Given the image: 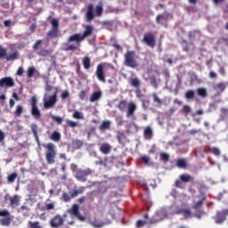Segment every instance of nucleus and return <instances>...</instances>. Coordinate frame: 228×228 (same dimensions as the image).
Masks as SVG:
<instances>
[{"label":"nucleus","instance_id":"nucleus-10","mask_svg":"<svg viewBox=\"0 0 228 228\" xmlns=\"http://www.w3.org/2000/svg\"><path fill=\"white\" fill-rule=\"evenodd\" d=\"M0 224L4 227H9V225L13 222V216L10 213V211L4 209H0Z\"/></svg>","mask_w":228,"mask_h":228},{"label":"nucleus","instance_id":"nucleus-41","mask_svg":"<svg viewBox=\"0 0 228 228\" xmlns=\"http://www.w3.org/2000/svg\"><path fill=\"white\" fill-rule=\"evenodd\" d=\"M176 167H178V168H186V160L183 159H179L176 161Z\"/></svg>","mask_w":228,"mask_h":228},{"label":"nucleus","instance_id":"nucleus-13","mask_svg":"<svg viewBox=\"0 0 228 228\" xmlns=\"http://www.w3.org/2000/svg\"><path fill=\"white\" fill-rule=\"evenodd\" d=\"M143 218L144 220H138L136 222L137 228L144 227L145 225H147V224H158V222H159V220L155 219L154 217L149 218V215L147 214L144 215Z\"/></svg>","mask_w":228,"mask_h":228},{"label":"nucleus","instance_id":"nucleus-16","mask_svg":"<svg viewBox=\"0 0 228 228\" xmlns=\"http://www.w3.org/2000/svg\"><path fill=\"white\" fill-rule=\"evenodd\" d=\"M12 88V86H15V82H13V78L10 77H5L0 79V87L1 88Z\"/></svg>","mask_w":228,"mask_h":228},{"label":"nucleus","instance_id":"nucleus-12","mask_svg":"<svg viewBox=\"0 0 228 228\" xmlns=\"http://www.w3.org/2000/svg\"><path fill=\"white\" fill-rule=\"evenodd\" d=\"M142 43L146 44L148 47H151V49H154V47H156V37L154 36V33L148 32L144 34Z\"/></svg>","mask_w":228,"mask_h":228},{"label":"nucleus","instance_id":"nucleus-49","mask_svg":"<svg viewBox=\"0 0 228 228\" xmlns=\"http://www.w3.org/2000/svg\"><path fill=\"white\" fill-rule=\"evenodd\" d=\"M200 33L199 30H192L188 33V37L190 39L195 38L197 37V34Z\"/></svg>","mask_w":228,"mask_h":228},{"label":"nucleus","instance_id":"nucleus-27","mask_svg":"<svg viewBox=\"0 0 228 228\" xmlns=\"http://www.w3.org/2000/svg\"><path fill=\"white\" fill-rule=\"evenodd\" d=\"M50 140H52L53 142H60V140H61V134H60V132L58 131H54L50 135Z\"/></svg>","mask_w":228,"mask_h":228},{"label":"nucleus","instance_id":"nucleus-56","mask_svg":"<svg viewBox=\"0 0 228 228\" xmlns=\"http://www.w3.org/2000/svg\"><path fill=\"white\" fill-rule=\"evenodd\" d=\"M67 126H69V127H77V123H76L75 121L72 120H67L66 121Z\"/></svg>","mask_w":228,"mask_h":228},{"label":"nucleus","instance_id":"nucleus-54","mask_svg":"<svg viewBox=\"0 0 228 228\" xmlns=\"http://www.w3.org/2000/svg\"><path fill=\"white\" fill-rule=\"evenodd\" d=\"M37 54L39 56H47V54H49V50H46V49H41Z\"/></svg>","mask_w":228,"mask_h":228},{"label":"nucleus","instance_id":"nucleus-33","mask_svg":"<svg viewBox=\"0 0 228 228\" xmlns=\"http://www.w3.org/2000/svg\"><path fill=\"white\" fill-rule=\"evenodd\" d=\"M111 126V122L110 121H102V124L99 126L100 131H104L106 129H110V126Z\"/></svg>","mask_w":228,"mask_h":228},{"label":"nucleus","instance_id":"nucleus-50","mask_svg":"<svg viewBox=\"0 0 228 228\" xmlns=\"http://www.w3.org/2000/svg\"><path fill=\"white\" fill-rule=\"evenodd\" d=\"M61 197H62V200L64 202H70V199H72V197L70 195H69V193H67V192L62 193Z\"/></svg>","mask_w":228,"mask_h":228},{"label":"nucleus","instance_id":"nucleus-32","mask_svg":"<svg viewBox=\"0 0 228 228\" xmlns=\"http://www.w3.org/2000/svg\"><path fill=\"white\" fill-rule=\"evenodd\" d=\"M181 113H183L185 117H188V115L191 113V107H190V105H183L181 110Z\"/></svg>","mask_w":228,"mask_h":228},{"label":"nucleus","instance_id":"nucleus-40","mask_svg":"<svg viewBox=\"0 0 228 228\" xmlns=\"http://www.w3.org/2000/svg\"><path fill=\"white\" fill-rule=\"evenodd\" d=\"M131 86H134V88H139V86L142 85L140 82V79L138 78H132L130 81Z\"/></svg>","mask_w":228,"mask_h":228},{"label":"nucleus","instance_id":"nucleus-34","mask_svg":"<svg viewBox=\"0 0 228 228\" xmlns=\"http://www.w3.org/2000/svg\"><path fill=\"white\" fill-rule=\"evenodd\" d=\"M10 202H11V206L12 208L15 206H19V202H20L19 196H17V195L12 196L10 198Z\"/></svg>","mask_w":228,"mask_h":228},{"label":"nucleus","instance_id":"nucleus-17","mask_svg":"<svg viewBox=\"0 0 228 228\" xmlns=\"http://www.w3.org/2000/svg\"><path fill=\"white\" fill-rule=\"evenodd\" d=\"M89 224H90V225H92V227L102 228V227H104V225H110V224H111V221L107 220L105 222H102L99 219H94V220L89 221Z\"/></svg>","mask_w":228,"mask_h":228},{"label":"nucleus","instance_id":"nucleus-55","mask_svg":"<svg viewBox=\"0 0 228 228\" xmlns=\"http://www.w3.org/2000/svg\"><path fill=\"white\" fill-rule=\"evenodd\" d=\"M61 97L62 100L68 99V97H70V94L69 91L65 90L61 93Z\"/></svg>","mask_w":228,"mask_h":228},{"label":"nucleus","instance_id":"nucleus-47","mask_svg":"<svg viewBox=\"0 0 228 228\" xmlns=\"http://www.w3.org/2000/svg\"><path fill=\"white\" fill-rule=\"evenodd\" d=\"M161 20H167L166 16H164L163 14H159V15H157V17H156V22H157V24H163V23L161 22Z\"/></svg>","mask_w":228,"mask_h":228},{"label":"nucleus","instance_id":"nucleus-20","mask_svg":"<svg viewBox=\"0 0 228 228\" xmlns=\"http://www.w3.org/2000/svg\"><path fill=\"white\" fill-rule=\"evenodd\" d=\"M70 213L73 215V216H77L78 220H85V218L81 216V213H79V206L77 204H74L72 206Z\"/></svg>","mask_w":228,"mask_h":228},{"label":"nucleus","instance_id":"nucleus-2","mask_svg":"<svg viewBox=\"0 0 228 228\" xmlns=\"http://www.w3.org/2000/svg\"><path fill=\"white\" fill-rule=\"evenodd\" d=\"M94 12V4H89L87 5V10L86 12V22H92L95 17H102V13L104 12V4L100 3L95 6Z\"/></svg>","mask_w":228,"mask_h":228},{"label":"nucleus","instance_id":"nucleus-38","mask_svg":"<svg viewBox=\"0 0 228 228\" xmlns=\"http://www.w3.org/2000/svg\"><path fill=\"white\" fill-rule=\"evenodd\" d=\"M185 99H195V91L187 90L184 94Z\"/></svg>","mask_w":228,"mask_h":228},{"label":"nucleus","instance_id":"nucleus-28","mask_svg":"<svg viewBox=\"0 0 228 228\" xmlns=\"http://www.w3.org/2000/svg\"><path fill=\"white\" fill-rule=\"evenodd\" d=\"M144 138L145 140H151L152 139V128H151V126H147L144 129Z\"/></svg>","mask_w":228,"mask_h":228},{"label":"nucleus","instance_id":"nucleus-61","mask_svg":"<svg viewBox=\"0 0 228 228\" xmlns=\"http://www.w3.org/2000/svg\"><path fill=\"white\" fill-rule=\"evenodd\" d=\"M45 209L47 211H51V209H54V203H48L45 205Z\"/></svg>","mask_w":228,"mask_h":228},{"label":"nucleus","instance_id":"nucleus-60","mask_svg":"<svg viewBox=\"0 0 228 228\" xmlns=\"http://www.w3.org/2000/svg\"><path fill=\"white\" fill-rule=\"evenodd\" d=\"M149 102H150L149 100H142V101L143 110H147V108H149Z\"/></svg>","mask_w":228,"mask_h":228},{"label":"nucleus","instance_id":"nucleus-5","mask_svg":"<svg viewBox=\"0 0 228 228\" xmlns=\"http://www.w3.org/2000/svg\"><path fill=\"white\" fill-rule=\"evenodd\" d=\"M124 65L130 69H136L138 67V61H136V52L128 50L124 54Z\"/></svg>","mask_w":228,"mask_h":228},{"label":"nucleus","instance_id":"nucleus-26","mask_svg":"<svg viewBox=\"0 0 228 228\" xmlns=\"http://www.w3.org/2000/svg\"><path fill=\"white\" fill-rule=\"evenodd\" d=\"M127 106H128L127 100H121L118 104V109L120 111H126V110H127Z\"/></svg>","mask_w":228,"mask_h":228},{"label":"nucleus","instance_id":"nucleus-8","mask_svg":"<svg viewBox=\"0 0 228 228\" xmlns=\"http://www.w3.org/2000/svg\"><path fill=\"white\" fill-rule=\"evenodd\" d=\"M31 109L30 113L36 120H38L42 117V112L40 111V109H38V100L36 98V96H32L29 101Z\"/></svg>","mask_w":228,"mask_h":228},{"label":"nucleus","instance_id":"nucleus-14","mask_svg":"<svg viewBox=\"0 0 228 228\" xmlns=\"http://www.w3.org/2000/svg\"><path fill=\"white\" fill-rule=\"evenodd\" d=\"M228 209H224L222 211H217L216 216L213 217L216 224H224L227 219Z\"/></svg>","mask_w":228,"mask_h":228},{"label":"nucleus","instance_id":"nucleus-59","mask_svg":"<svg viewBox=\"0 0 228 228\" xmlns=\"http://www.w3.org/2000/svg\"><path fill=\"white\" fill-rule=\"evenodd\" d=\"M150 159H149V157H147V156H145V155L141 157V161H142V163H145V165H147V164L149 163Z\"/></svg>","mask_w":228,"mask_h":228},{"label":"nucleus","instance_id":"nucleus-23","mask_svg":"<svg viewBox=\"0 0 228 228\" xmlns=\"http://www.w3.org/2000/svg\"><path fill=\"white\" fill-rule=\"evenodd\" d=\"M100 152H102V154H110V152H111V145H110L109 143H102L100 146Z\"/></svg>","mask_w":228,"mask_h":228},{"label":"nucleus","instance_id":"nucleus-43","mask_svg":"<svg viewBox=\"0 0 228 228\" xmlns=\"http://www.w3.org/2000/svg\"><path fill=\"white\" fill-rule=\"evenodd\" d=\"M17 173H12L7 176L8 183H15V179H17Z\"/></svg>","mask_w":228,"mask_h":228},{"label":"nucleus","instance_id":"nucleus-30","mask_svg":"<svg viewBox=\"0 0 228 228\" xmlns=\"http://www.w3.org/2000/svg\"><path fill=\"white\" fill-rule=\"evenodd\" d=\"M197 94L200 97H202V99H206V97H208V91L204 87L198 88Z\"/></svg>","mask_w":228,"mask_h":228},{"label":"nucleus","instance_id":"nucleus-53","mask_svg":"<svg viewBox=\"0 0 228 228\" xmlns=\"http://www.w3.org/2000/svg\"><path fill=\"white\" fill-rule=\"evenodd\" d=\"M184 208L181 207H176L175 210L173 212V215H183Z\"/></svg>","mask_w":228,"mask_h":228},{"label":"nucleus","instance_id":"nucleus-62","mask_svg":"<svg viewBox=\"0 0 228 228\" xmlns=\"http://www.w3.org/2000/svg\"><path fill=\"white\" fill-rule=\"evenodd\" d=\"M85 97H86V92L82 90L79 94V98L81 99V101H85Z\"/></svg>","mask_w":228,"mask_h":228},{"label":"nucleus","instance_id":"nucleus-35","mask_svg":"<svg viewBox=\"0 0 228 228\" xmlns=\"http://www.w3.org/2000/svg\"><path fill=\"white\" fill-rule=\"evenodd\" d=\"M126 134L123 132H118L117 134V140L119 142V143H124V142H126Z\"/></svg>","mask_w":228,"mask_h":228},{"label":"nucleus","instance_id":"nucleus-6","mask_svg":"<svg viewBox=\"0 0 228 228\" xmlns=\"http://www.w3.org/2000/svg\"><path fill=\"white\" fill-rule=\"evenodd\" d=\"M51 29L46 33L47 39L51 38H58L60 35V20L58 19H52L51 20Z\"/></svg>","mask_w":228,"mask_h":228},{"label":"nucleus","instance_id":"nucleus-37","mask_svg":"<svg viewBox=\"0 0 228 228\" xmlns=\"http://www.w3.org/2000/svg\"><path fill=\"white\" fill-rule=\"evenodd\" d=\"M152 98H153V102H155L156 104H158V106H161V104H163V100L159 99V96H158V94L153 93L151 94Z\"/></svg>","mask_w":228,"mask_h":228},{"label":"nucleus","instance_id":"nucleus-44","mask_svg":"<svg viewBox=\"0 0 228 228\" xmlns=\"http://www.w3.org/2000/svg\"><path fill=\"white\" fill-rule=\"evenodd\" d=\"M28 227L29 228H42V226L40 225V222L38 221H36V222H31V221H28Z\"/></svg>","mask_w":228,"mask_h":228},{"label":"nucleus","instance_id":"nucleus-4","mask_svg":"<svg viewBox=\"0 0 228 228\" xmlns=\"http://www.w3.org/2000/svg\"><path fill=\"white\" fill-rule=\"evenodd\" d=\"M43 147L46 149L45 159L48 165H54L56 163V145L53 142L44 144Z\"/></svg>","mask_w":228,"mask_h":228},{"label":"nucleus","instance_id":"nucleus-19","mask_svg":"<svg viewBox=\"0 0 228 228\" xmlns=\"http://www.w3.org/2000/svg\"><path fill=\"white\" fill-rule=\"evenodd\" d=\"M26 74L28 79H31V77H33L34 76H37V77H40V72H38V70H37V68L35 67H28Z\"/></svg>","mask_w":228,"mask_h":228},{"label":"nucleus","instance_id":"nucleus-64","mask_svg":"<svg viewBox=\"0 0 228 228\" xmlns=\"http://www.w3.org/2000/svg\"><path fill=\"white\" fill-rule=\"evenodd\" d=\"M198 133H202V130H200V129H198V130L192 129V130L189 131V134H197Z\"/></svg>","mask_w":228,"mask_h":228},{"label":"nucleus","instance_id":"nucleus-11","mask_svg":"<svg viewBox=\"0 0 228 228\" xmlns=\"http://www.w3.org/2000/svg\"><path fill=\"white\" fill-rule=\"evenodd\" d=\"M56 102H58V92L55 91L53 95H51L48 97L47 99H44L43 100V104H44V108L45 110H49L51 108H54V106H56Z\"/></svg>","mask_w":228,"mask_h":228},{"label":"nucleus","instance_id":"nucleus-51","mask_svg":"<svg viewBox=\"0 0 228 228\" xmlns=\"http://www.w3.org/2000/svg\"><path fill=\"white\" fill-rule=\"evenodd\" d=\"M160 159H162V161H165L167 163V161L170 159V156L167 153L162 152L160 153Z\"/></svg>","mask_w":228,"mask_h":228},{"label":"nucleus","instance_id":"nucleus-3","mask_svg":"<svg viewBox=\"0 0 228 228\" xmlns=\"http://www.w3.org/2000/svg\"><path fill=\"white\" fill-rule=\"evenodd\" d=\"M109 69L115 70V66L108 62H101L97 65L95 76L98 81H101V83H106V70Z\"/></svg>","mask_w":228,"mask_h":228},{"label":"nucleus","instance_id":"nucleus-48","mask_svg":"<svg viewBox=\"0 0 228 228\" xmlns=\"http://www.w3.org/2000/svg\"><path fill=\"white\" fill-rule=\"evenodd\" d=\"M51 118H52V120H53V122H57V124H59V125L63 122V118L61 117H58V116L52 115Z\"/></svg>","mask_w":228,"mask_h":228},{"label":"nucleus","instance_id":"nucleus-42","mask_svg":"<svg viewBox=\"0 0 228 228\" xmlns=\"http://www.w3.org/2000/svg\"><path fill=\"white\" fill-rule=\"evenodd\" d=\"M30 127L36 140H38V132H37L38 126H37V124H32Z\"/></svg>","mask_w":228,"mask_h":228},{"label":"nucleus","instance_id":"nucleus-36","mask_svg":"<svg viewBox=\"0 0 228 228\" xmlns=\"http://www.w3.org/2000/svg\"><path fill=\"white\" fill-rule=\"evenodd\" d=\"M110 163H112L111 159H110V157H105L102 160H100L98 162V165H102V167H108Z\"/></svg>","mask_w":228,"mask_h":228},{"label":"nucleus","instance_id":"nucleus-31","mask_svg":"<svg viewBox=\"0 0 228 228\" xmlns=\"http://www.w3.org/2000/svg\"><path fill=\"white\" fill-rule=\"evenodd\" d=\"M180 181L182 183H190V181H193V177L190 175L183 174L180 175Z\"/></svg>","mask_w":228,"mask_h":228},{"label":"nucleus","instance_id":"nucleus-45","mask_svg":"<svg viewBox=\"0 0 228 228\" xmlns=\"http://www.w3.org/2000/svg\"><path fill=\"white\" fill-rule=\"evenodd\" d=\"M208 152H211L214 156H220V150L216 147L208 148Z\"/></svg>","mask_w":228,"mask_h":228},{"label":"nucleus","instance_id":"nucleus-18","mask_svg":"<svg viewBox=\"0 0 228 228\" xmlns=\"http://www.w3.org/2000/svg\"><path fill=\"white\" fill-rule=\"evenodd\" d=\"M213 90L217 93V95H220L223 94V92H225V88H227V84L224 82H219L213 86Z\"/></svg>","mask_w":228,"mask_h":228},{"label":"nucleus","instance_id":"nucleus-58","mask_svg":"<svg viewBox=\"0 0 228 228\" xmlns=\"http://www.w3.org/2000/svg\"><path fill=\"white\" fill-rule=\"evenodd\" d=\"M0 58H6V49L0 47Z\"/></svg>","mask_w":228,"mask_h":228},{"label":"nucleus","instance_id":"nucleus-63","mask_svg":"<svg viewBox=\"0 0 228 228\" xmlns=\"http://www.w3.org/2000/svg\"><path fill=\"white\" fill-rule=\"evenodd\" d=\"M17 76H22L24 74V68L20 67L16 72Z\"/></svg>","mask_w":228,"mask_h":228},{"label":"nucleus","instance_id":"nucleus-29","mask_svg":"<svg viewBox=\"0 0 228 228\" xmlns=\"http://www.w3.org/2000/svg\"><path fill=\"white\" fill-rule=\"evenodd\" d=\"M19 58V52L15 51L12 53L9 54V55H5V60H7V61H13L15 60H17Z\"/></svg>","mask_w":228,"mask_h":228},{"label":"nucleus","instance_id":"nucleus-25","mask_svg":"<svg viewBox=\"0 0 228 228\" xmlns=\"http://www.w3.org/2000/svg\"><path fill=\"white\" fill-rule=\"evenodd\" d=\"M102 95V93H101V91L93 93L89 98L90 102H95V101H99Z\"/></svg>","mask_w":228,"mask_h":228},{"label":"nucleus","instance_id":"nucleus-57","mask_svg":"<svg viewBox=\"0 0 228 228\" xmlns=\"http://www.w3.org/2000/svg\"><path fill=\"white\" fill-rule=\"evenodd\" d=\"M42 42H43L42 39H38L36 41V44H34L32 46L34 51H37V49H38V46L41 45Z\"/></svg>","mask_w":228,"mask_h":228},{"label":"nucleus","instance_id":"nucleus-15","mask_svg":"<svg viewBox=\"0 0 228 228\" xmlns=\"http://www.w3.org/2000/svg\"><path fill=\"white\" fill-rule=\"evenodd\" d=\"M64 222H65V219L63 218V216L60 215H56L50 220V225L53 228H58V227H61Z\"/></svg>","mask_w":228,"mask_h":228},{"label":"nucleus","instance_id":"nucleus-52","mask_svg":"<svg viewBox=\"0 0 228 228\" xmlns=\"http://www.w3.org/2000/svg\"><path fill=\"white\" fill-rule=\"evenodd\" d=\"M182 215L184 218H190V216H191V211H190V209L183 208V212L182 213Z\"/></svg>","mask_w":228,"mask_h":228},{"label":"nucleus","instance_id":"nucleus-39","mask_svg":"<svg viewBox=\"0 0 228 228\" xmlns=\"http://www.w3.org/2000/svg\"><path fill=\"white\" fill-rule=\"evenodd\" d=\"M24 110H23V109H22V106H20V105H17L16 106V109H15V110H14V112H13V115H14V117H20V115H22V112H23Z\"/></svg>","mask_w":228,"mask_h":228},{"label":"nucleus","instance_id":"nucleus-7","mask_svg":"<svg viewBox=\"0 0 228 228\" xmlns=\"http://www.w3.org/2000/svg\"><path fill=\"white\" fill-rule=\"evenodd\" d=\"M94 172V169L89 167L86 169H77L75 174V179H77V181H79L80 183H86V177H88V175H92Z\"/></svg>","mask_w":228,"mask_h":228},{"label":"nucleus","instance_id":"nucleus-24","mask_svg":"<svg viewBox=\"0 0 228 228\" xmlns=\"http://www.w3.org/2000/svg\"><path fill=\"white\" fill-rule=\"evenodd\" d=\"M85 190H86V187H79L78 189L73 190L71 192V199H74L75 197H77V195L85 193Z\"/></svg>","mask_w":228,"mask_h":228},{"label":"nucleus","instance_id":"nucleus-9","mask_svg":"<svg viewBox=\"0 0 228 228\" xmlns=\"http://www.w3.org/2000/svg\"><path fill=\"white\" fill-rule=\"evenodd\" d=\"M206 200V196H203L200 198V200L198 201H193L192 202V209L196 211L195 216L196 218H202L203 215H206V212H204V209H202V206H204V202Z\"/></svg>","mask_w":228,"mask_h":228},{"label":"nucleus","instance_id":"nucleus-46","mask_svg":"<svg viewBox=\"0 0 228 228\" xmlns=\"http://www.w3.org/2000/svg\"><path fill=\"white\" fill-rule=\"evenodd\" d=\"M73 118L83 120L85 118V116H83V114L80 111H75L73 113Z\"/></svg>","mask_w":228,"mask_h":228},{"label":"nucleus","instance_id":"nucleus-1","mask_svg":"<svg viewBox=\"0 0 228 228\" xmlns=\"http://www.w3.org/2000/svg\"><path fill=\"white\" fill-rule=\"evenodd\" d=\"M92 33H94V26L92 25H86L85 27V30L83 34H73L69 36L68 38V43H66L64 45V51H77L79 47H81V42L85 40V38H88V37H91Z\"/></svg>","mask_w":228,"mask_h":228},{"label":"nucleus","instance_id":"nucleus-21","mask_svg":"<svg viewBox=\"0 0 228 228\" xmlns=\"http://www.w3.org/2000/svg\"><path fill=\"white\" fill-rule=\"evenodd\" d=\"M136 111V104L134 102H129L127 105L126 117H134Z\"/></svg>","mask_w":228,"mask_h":228},{"label":"nucleus","instance_id":"nucleus-22","mask_svg":"<svg viewBox=\"0 0 228 228\" xmlns=\"http://www.w3.org/2000/svg\"><path fill=\"white\" fill-rule=\"evenodd\" d=\"M82 65L86 70H90V67H92V59L88 56L82 58Z\"/></svg>","mask_w":228,"mask_h":228}]
</instances>
